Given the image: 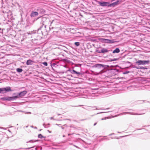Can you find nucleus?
<instances>
[{"label":"nucleus","instance_id":"8","mask_svg":"<svg viewBox=\"0 0 150 150\" xmlns=\"http://www.w3.org/2000/svg\"><path fill=\"white\" fill-rule=\"evenodd\" d=\"M4 88V91L8 92L11 91V88L10 87H7L6 88Z\"/></svg>","mask_w":150,"mask_h":150},{"label":"nucleus","instance_id":"7","mask_svg":"<svg viewBox=\"0 0 150 150\" xmlns=\"http://www.w3.org/2000/svg\"><path fill=\"white\" fill-rule=\"evenodd\" d=\"M33 62L30 59H29L27 60L26 62V64L27 65H30L33 64Z\"/></svg>","mask_w":150,"mask_h":150},{"label":"nucleus","instance_id":"16","mask_svg":"<svg viewBox=\"0 0 150 150\" xmlns=\"http://www.w3.org/2000/svg\"><path fill=\"white\" fill-rule=\"evenodd\" d=\"M72 71L75 74H81V73L80 72H77V71H76L74 70H73Z\"/></svg>","mask_w":150,"mask_h":150},{"label":"nucleus","instance_id":"24","mask_svg":"<svg viewBox=\"0 0 150 150\" xmlns=\"http://www.w3.org/2000/svg\"><path fill=\"white\" fill-rule=\"evenodd\" d=\"M70 135V134H68V135Z\"/></svg>","mask_w":150,"mask_h":150},{"label":"nucleus","instance_id":"6","mask_svg":"<svg viewBox=\"0 0 150 150\" xmlns=\"http://www.w3.org/2000/svg\"><path fill=\"white\" fill-rule=\"evenodd\" d=\"M38 14V13L37 12H32L30 14V16L31 17H34L37 16Z\"/></svg>","mask_w":150,"mask_h":150},{"label":"nucleus","instance_id":"14","mask_svg":"<svg viewBox=\"0 0 150 150\" xmlns=\"http://www.w3.org/2000/svg\"><path fill=\"white\" fill-rule=\"evenodd\" d=\"M17 71L18 72H21L23 71V70L21 69L17 68Z\"/></svg>","mask_w":150,"mask_h":150},{"label":"nucleus","instance_id":"5","mask_svg":"<svg viewBox=\"0 0 150 150\" xmlns=\"http://www.w3.org/2000/svg\"><path fill=\"white\" fill-rule=\"evenodd\" d=\"M27 93V92L26 91H23L19 93L18 95L20 97L23 96L25 95Z\"/></svg>","mask_w":150,"mask_h":150},{"label":"nucleus","instance_id":"17","mask_svg":"<svg viewBox=\"0 0 150 150\" xmlns=\"http://www.w3.org/2000/svg\"><path fill=\"white\" fill-rule=\"evenodd\" d=\"M74 44L77 46H78L80 45V43L78 42H75Z\"/></svg>","mask_w":150,"mask_h":150},{"label":"nucleus","instance_id":"4","mask_svg":"<svg viewBox=\"0 0 150 150\" xmlns=\"http://www.w3.org/2000/svg\"><path fill=\"white\" fill-rule=\"evenodd\" d=\"M103 41L106 43H113V41L111 40H110L107 39H102Z\"/></svg>","mask_w":150,"mask_h":150},{"label":"nucleus","instance_id":"20","mask_svg":"<svg viewBox=\"0 0 150 150\" xmlns=\"http://www.w3.org/2000/svg\"><path fill=\"white\" fill-rule=\"evenodd\" d=\"M33 147V146H31L30 147L28 148L29 149V148H32V147Z\"/></svg>","mask_w":150,"mask_h":150},{"label":"nucleus","instance_id":"12","mask_svg":"<svg viewBox=\"0 0 150 150\" xmlns=\"http://www.w3.org/2000/svg\"><path fill=\"white\" fill-rule=\"evenodd\" d=\"M108 3L105 2H103V3L100 2L99 3L100 5L101 6H107Z\"/></svg>","mask_w":150,"mask_h":150},{"label":"nucleus","instance_id":"15","mask_svg":"<svg viewBox=\"0 0 150 150\" xmlns=\"http://www.w3.org/2000/svg\"><path fill=\"white\" fill-rule=\"evenodd\" d=\"M4 88H0V93H4Z\"/></svg>","mask_w":150,"mask_h":150},{"label":"nucleus","instance_id":"9","mask_svg":"<svg viewBox=\"0 0 150 150\" xmlns=\"http://www.w3.org/2000/svg\"><path fill=\"white\" fill-rule=\"evenodd\" d=\"M108 51V50L107 49H105V48H103L101 50L100 52H99V53H104L107 52Z\"/></svg>","mask_w":150,"mask_h":150},{"label":"nucleus","instance_id":"21","mask_svg":"<svg viewBox=\"0 0 150 150\" xmlns=\"http://www.w3.org/2000/svg\"><path fill=\"white\" fill-rule=\"evenodd\" d=\"M96 123L94 124V125H96Z\"/></svg>","mask_w":150,"mask_h":150},{"label":"nucleus","instance_id":"1","mask_svg":"<svg viewBox=\"0 0 150 150\" xmlns=\"http://www.w3.org/2000/svg\"><path fill=\"white\" fill-rule=\"evenodd\" d=\"M150 62L149 60L147 61H142L141 60H139L138 61H137L135 63L136 64L139 65H145L146 64H149Z\"/></svg>","mask_w":150,"mask_h":150},{"label":"nucleus","instance_id":"3","mask_svg":"<svg viewBox=\"0 0 150 150\" xmlns=\"http://www.w3.org/2000/svg\"><path fill=\"white\" fill-rule=\"evenodd\" d=\"M18 97V96H15L12 97H8L6 99H5L10 101L11 100H14L15 99H16Z\"/></svg>","mask_w":150,"mask_h":150},{"label":"nucleus","instance_id":"2","mask_svg":"<svg viewBox=\"0 0 150 150\" xmlns=\"http://www.w3.org/2000/svg\"><path fill=\"white\" fill-rule=\"evenodd\" d=\"M121 1L117 0L115 2H114L109 5L108 6L110 7H114L120 3Z\"/></svg>","mask_w":150,"mask_h":150},{"label":"nucleus","instance_id":"23","mask_svg":"<svg viewBox=\"0 0 150 150\" xmlns=\"http://www.w3.org/2000/svg\"><path fill=\"white\" fill-rule=\"evenodd\" d=\"M48 132H49L50 133L51 132L50 131H49V130L48 131Z\"/></svg>","mask_w":150,"mask_h":150},{"label":"nucleus","instance_id":"19","mask_svg":"<svg viewBox=\"0 0 150 150\" xmlns=\"http://www.w3.org/2000/svg\"><path fill=\"white\" fill-rule=\"evenodd\" d=\"M45 66H47V62H44L42 63Z\"/></svg>","mask_w":150,"mask_h":150},{"label":"nucleus","instance_id":"13","mask_svg":"<svg viewBox=\"0 0 150 150\" xmlns=\"http://www.w3.org/2000/svg\"><path fill=\"white\" fill-rule=\"evenodd\" d=\"M38 137L39 138H41V139H42V138H46L45 137L43 136L41 134H38Z\"/></svg>","mask_w":150,"mask_h":150},{"label":"nucleus","instance_id":"10","mask_svg":"<svg viewBox=\"0 0 150 150\" xmlns=\"http://www.w3.org/2000/svg\"><path fill=\"white\" fill-rule=\"evenodd\" d=\"M95 67L100 68L101 67H104L105 65L102 64H96L94 65Z\"/></svg>","mask_w":150,"mask_h":150},{"label":"nucleus","instance_id":"18","mask_svg":"<svg viewBox=\"0 0 150 150\" xmlns=\"http://www.w3.org/2000/svg\"><path fill=\"white\" fill-rule=\"evenodd\" d=\"M137 69H138L139 68H136ZM139 69H147V68L146 67H141Z\"/></svg>","mask_w":150,"mask_h":150},{"label":"nucleus","instance_id":"11","mask_svg":"<svg viewBox=\"0 0 150 150\" xmlns=\"http://www.w3.org/2000/svg\"><path fill=\"white\" fill-rule=\"evenodd\" d=\"M120 52V49L118 48H116L115 50L113 51L112 53H118Z\"/></svg>","mask_w":150,"mask_h":150},{"label":"nucleus","instance_id":"22","mask_svg":"<svg viewBox=\"0 0 150 150\" xmlns=\"http://www.w3.org/2000/svg\"><path fill=\"white\" fill-rule=\"evenodd\" d=\"M104 120V119H103V118H102V120Z\"/></svg>","mask_w":150,"mask_h":150}]
</instances>
